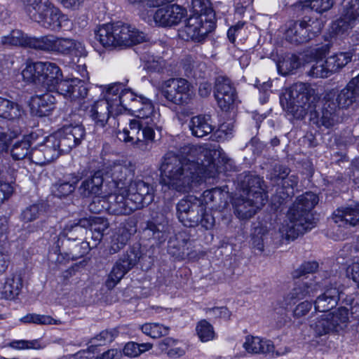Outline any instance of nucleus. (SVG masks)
Segmentation results:
<instances>
[{"label": "nucleus", "mask_w": 359, "mask_h": 359, "mask_svg": "<svg viewBox=\"0 0 359 359\" xmlns=\"http://www.w3.org/2000/svg\"><path fill=\"white\" fill-rule=\"evenodd\" d=\"M318 268V264L316 262H308L302 264L293 273L294 278H299L306 273L316 271Z\"/></svg>", "instance_id": "60"}, {"label": "nucleus", "mask_w": 359, "mask_h": 359, "mask_svg": "<svg viewBox=\"0 0 359 359\" xmlns=\"http://www.w3.org/2000/svg\"><path fill=\"white\" fill-rule=\"evenodd\" d=\"M13 193V187L7 176L0 170V203Z\"/></svg>", "instance_id": "55"}, {"label": "nucleus", "mask_w": 359, "mask_h": 359, "mask_svg": "<svg viewBox=\"0 0 359 359\" xmlns=\"http://www.w3.org/2000/svg\"><path fill=\"white\" fill-rule=\"evenodd\" d=\"M128 189L137 210L149 204L154 200L153 187L144 181L138 180L132 182Z\"/></svg>", "instance_id": "21"}, {"label": "nucleus", "mask_w": 359, "mask_h": 359, "mask_svg": "<svg viewBox=\"0 0 359 359\" xmlns=\"http://www.w3.org/2000/svg\"><path fill=\"white\" fill-rule=\"evenodd\" d=\"M41 62L27 63L22 71V77L25 82L41 86Z\"/></svg>", "instance_id": "37"}, {"label": "nucleus", "mask_w": 359, "mask_h": 359, "mask_svg": "<svg viewBox=\"0 0 359 359\" xmlns=\"http://www.w3.org/2000/svg\"><path fill=\"white\" fill-rule=\"evenodd\" d=\"M189 127L191 134L198 137L210 134L214 128L210 116L201 115L192 117Z\"/></svg>", "instance_id": "32"}, {"label": "nucleus", "mask_w": 359, "mask_h": 359, "mask_svg": "<svg viewBox=\"0 0 359 359\" xmlns=\"http://www.w3.org/2000/svg\"><path fill=\"white\" fill-rule=\"evenodd\" d=\"M62 152L65 151H62L60 142L53 133L44 139L39 148L33 149L31 160L36 163L44 164L56 159Z\"/></svg>", "instance_id": "16"}, {"label": "nucleus", "mask_w": 359, "mask_h": 359, "mask_svg": "<svg viewBox=\"0 0 359 359\" xmlns=\"http://www.w3.org/2000/svg\"><path fill=\"white\" fill-rule=\"evenodd\" d=\"M35 44L36 49L54 55L80 57L85 53L82 42L53 34L38 37Z\"/></svg>", "instance_id": "8"}, {"label": "nucleus", "mask_w": 359, "mask_h": 359, "mask_svg": "<svg viewBox=\"0 0 359 359\" xmlns=\"http://www.w3.org/2000/svg\"><path fill=\"white\" fill-rule=\"evenodd\" d=\"M22 110L19 104L0 97V116L7 119L19 118Z\"/></svg>", "instance_id": "39"}, {"label": "nucleus", "mask_w": 359, "mask_h": 359, "mask_svg": "<svg viewBox=\"0 0 359 359\" xmlns=\"http://www.w3.org/2000/svg\"><path fill=\"white\" fill-rule=\"evenodd\" d=\"M313 122L319 127L325 126L329 128L335 124V116L328 110H322L320 114H318L317 120Z\"/></svg>", "instance_id": "56"}, {"label": "nucleus", "mask_w": 359, "mask_h": 359, "mask_svg": "<svg viewBox=\"0 0 359 359\" xmlns=\"http://www.w3.org/2000/svg\"><path fill=\"white\" fill-rule=\"evenodd\" d=\"M339 299V292L336 287L327 289L315 301L314 306L316 311L325 312L334 307Z\"/></svg>", "instance_id": "34"}, {"label": "nucleus", "mask_w": 359, "mask_h": 359, "mask_svg": "<svg viewBox=\"0 0 359 359\" xmlns=\"http://www.w3.org/2000/svg\"><path fill=\"white\" fill-rule=\"evenodd\" d=\"M320 288V285L312 279H303L299 282L288 294L290 299L300 300L313 296Z\"/></svg>", "instance_id": "29"}, {"label": "nucleus", "mask_w": 359, "mask_h": 359, "mask_svg": "<svg viewBox=\"0 0 359 359\" xmlns=\"http://www.w3.org/2000/svg\"><path fill=\"white\" fill-rule=\"evenodd\" d=\"M236 93V90L230 81L226 78H218L215 84V99L224 97L229 94Z\"/></svg>", "instance_id": "52"}, {"label": "nucleus", "mask_w": 359, "mask_h": 359, "mask_svg": "<svg viewBox=\"0 0 359 359\" xmlns=\"http://www.w3.org/2000/svg\"><path fill=\"white\" fill-rule=\"evenodd\" d=\"M118 334L116 328L110 330H103L99 334L95 336L89 341L88 351L94 352L93 347L105 345L111 342Z\"/></svg>", "instance_id": "43"}, {"label": "nucleus", "mask_w": 359, "mask_h": 359, "mask_svg": "<svg viewBox=\"0 0 359 359\" xmlns=\"http://www.w3.org/2000/svg\"><path fill=\"white\" fill-rule=\"evenodd\" d=\"M318 202V196L312 192L299 196L290 208L286 219L280 224L278 229L283 240L290 241L297 238L314 227L309 212Z\"/></svg>", "instance_id": "2"}, {"label": "nucleus", "mask_w": 359, "mask_h": 359, "mask_svg": "<svg viewBox=\"0 0 359 359\" xmlns=\"http://www.w3.org/2000/svg\"><path fill=\"white\" fill-rule=\"evenodd\" d=\"M128 238V233L126 231L123 230L121 232V230H118V232L111 236L110 243L106 247L104 253L106 256L117 253L124 247Z\"/></svg>", "instance_id": "38"}, {"label": "nucleus", "mask_w": 359, "mask_h": 359, "mask_svg": "<svg viewBox=\"0 0 359 359\" xmlns=\"http://www.w3.org/2000/svg\"><path fill=\"white\" fill-rule=\"evenodd\" d=\"M314 95V90L308 83H297L286 88L280 97L284 110L299 118L309 107V102Z\"/></svg>", "instance_id": "7"}, {"label": "nucleus", "mask_w": 359, "mask_h": 359, "mask_svg": "<svg viewBox=\"0 0 359 359\" xmlns=\"http://www.w3.org/2000/svg\"><path fill=\"white\" fill-rule=\"evenodd\" d=\"M219 107L225 111L233 109L236 104L237 95L236 93L229 94L224 97L216 99Z\"/></svg>", "instance_id": "57"}, {"label": "nucleus", "mask_w": 359, "mask_h": 359, "mask_svg": "<svg viewBox=\"0 0 359 359\" xmlns=\"http://www.w3.org/2000/svg\"><path fill=\"white\" fill-rule=\"evenodd\" d=\"M158 123L141 125V142L142 141H153L155 137L154 129H158Z\"/></svg>", "instance_id": "59"}, {"label": "nucleus", "mask_w": 359, "mask_h": 359, "mask_svg": "<svg viewBox=\"0 0 359 359\" xmlns=\"http://www.w3.org/2000/svg\"><path fill=\"white\" fill-rule=\"evenodd\" d=\"M37 37L29 36L20 29H13L1 36V43L6 46L29 47L36 49Z\"/></svg>", "instance_id": "28"}, {"label": "nucleus", "mask_w": 359, "mask_h": 359, "mask_svg": "<svg viewBox=\"0 0 359 359\" xmlns=\"http://www.w3.org/2000/svg\"><path fill=\"white\" fill-rule=\"evenodd\" d=\"M300 61L295 55H286L278 60L276 63L278 72L287 75L300 67Z\"/></svg>", "instance_id": "41"}, {"label": "nucleus", "mask_w": 359, "mask_h": 359, "mask_svg": "<svg viewBox=\"0 0 359 359\" xmlns=\"http://www.w3.org/2000/svg\"><path fill=\"white\" fill-rule=\"evenodd\" d=\"M346 276L351 278L359 287V259L346 268Z\"/></svg>", "instance_id": "62"}, {"label": "nucleus", "mask_w": 359, "mask_h": 359, "mask_svg": "<svg viewBox=\"0 0 359 359\" xmlns=\"http://www.w3.org/2000/svg\"><path fill=\"white\" fill-rule=\"evenodd\" d=\"M46 344L41 341V339L33 340H13L8 346L15 350H25V349H42L45 348Z\"/></svg>", "instance_id": "48"}, {"label": "nucleus", "mask_w": 359, "mask_h": 359, "mask_svg": "<svg viewBox=\"0 0 359 359\" xmlns=\"http://www.w3.org/2000/svg\"><path fill=\"white\" fill-rule=\"evenodd\" d=\"M97 41L105 48L123 49L144 41V33L127 24H104L95 29Z\"/></svg>", "instance_id": "3"}, {"label": "nucleus", "mask_w": 359, "mask_h": 359, "mask_svg": "<svg viewBox=\"0 0 359 359\" xmlns=\"http://www.w3.org/2000/svg\"><path fill=\"white\" fill-rule=\"evenodd\" d=\"M333 220L338 226L344 228L359 224V205L338 208L333 213Z\"/></svg>", "instance_id": "26"}, {"label": "nucleus", "mask_w": 359, "mask_h": 359, "mask_svg": "<svg viewBox=\"0 0 359 359\" xmlns=\"http://www.w3.org/2000/svg\"><path fill=\"white\" fill-rule=\"evenodd\" d=\"M89 209L93 212L107 211L115 215H127L137 210L136 205L129 196L128 189L126 186H119L115 182V188L103 201L97 199L90 203Z\"/></svg>", "instance_id": "6"}, {"label": "nucleus", "mask_w": 359, "mask_h": 359, "mask_svg": "<svg viewBox=\"0 0 359 359\" xmlns=\"http://www.w3.org/2000/svg\"><path fill=\"white\" fill-rule=\"evenodd\" d=\"M110 95L113 97L114 105L121 106V114L126 111L132 112L140 103V96L133 90L126 88L122 83H113L107 87Z\"/></svg>", "instance_id": "17"}, {"label": "nucleus", "mask_w": 359, "mask_h": 359, "mask_svg": "<svg viewBox=\"0 0 359 359\" xmlns=\"http://www.w3.org/2000/svg\"><path fill=\"white\" fill-rule=\"evenodd\" d=\"M134 265L135 261L128 258L118 261L109 275L107 286L109 288L114 287Z\"/></svg>", "instance_id": "31"}, {"label": "nucleus", "mask_w": 359, "mask_h": 359, "mask_svg": "<svg viewBox=\"0 0 359 359\" xmlns=\"http://www.w3.org/2000/svg\"><path fill=\"white\" fill-rule=\"evenodd\" d=\"M113 97L106 88L103 99H88L81 107L96 126L104 127L111 116L121 114L122 107L114 105Z\"/></svg>", "instance_id": "9"}, {"label": "nucleus", "mask_w": 359, "mask_h": 359, "mask_svg": "<svg viewBox=\"0 0 359 359\" xmlns=\"http://www.w3.org/2000/svg\"><path fill=\"white\" fill-rule=\"evenodd\" d=\"M207 313H208L214 318H219L225 320L229 319L231 316V312L226 307H215L209 309L207 311Z\"/></svg>", "instance_id": "64"}, {"label": "nucleus", "mask_w": 359, "mask_h": 359, "mask_svg": "<svg viewBox=\"0 0 359 359\" xmlns=\"http://www.w3.org/2000/svg\"><path fill=\"white\" fill-rule=\"evenodd\" d=\"M226 195V193L223 192L220 189L215 188L205 191L198 200L203 203V206L205 209L214 201L225 198Z\"/></svg>", "instance_id": "53"}, {"label": "nucleus", "mask_w": 359, "mask_h": 359, "mask_svg": "<svg viewBox=\"0 0 359 359\" xmlns=\"http://www.w3.org/2000/svg\"><path fill=\"white\" fill-rule=\"evenodd\" d=\"M140 349L137 343L130 341L126 344L123 348V353L126 356L135 358L140 355Z\"/></svg>", "instance_id": "63"}, {"label": "nucleus", "mask_w": 359, "mask_h": 359, "mask_svg": "<svg viewBox=\"0 0 359 359\" xmlns=\"http://www.w3.org/2000/svg\"><path fill=\"white\" fill-rule=\"evenodd\" d=\"M252 185L247 192V198H236L233 201V206L236 215L241 219H248L252 217L264 204L266 196L259 177L252 179Z\"/></svg>", "instance_id": "10"}, {"label": "nucleus", "mask_w": 359, "mask_h": 359, "mask_svg": "<svg viewBox=\"0 0 359 359\" xmlns=\"http://www.w3.org/2000/svg\"><path fill=\"white\" fill-rule=\"evenodd\" d=\"M302 4L303 8L309 7L318 13H323L332 8L333 0H305Z\"/></svg>", "instance_id": "54"}, {"label": "nucleus", "mask_w": 359, "mask_h": 359, "mask_svg": "<svg viewBox=\"0 0 359 359\" xmlns=\"http://www.w3.org/2000/svg\"><path fill=\"white\" fill-rule=\"evenodd\" d=\"M41 209L38 205H34L27 208L22 213V218L24 221L31 222L40 215Z\"/></svg>", "instance_id": "61"}, {"label": "nucleus", "mask_w": 359, "mask_h": 359, "mask_svg": "<svg viewBox=\"0 0 359 359\" xmlns=\"http://www.w3.org/2000/svg\"><path fill=\"white\" fill-rule=\"evenodd\" d=\"M243 347L245 351L250 354L271 352L273 348L271 341L253 335H248L245 337Z\"/></svg>", "instance_id": "30"}, {"label": "nucleus", "mask_w": 359, "mask_h": 359, "mask_svg": "<svg viewBox=\"0 0 359 359\" xmlns=\"http://www.w3.org/2000/svg\"><path fill=\"white\" fill-rule=\"evenodd\" d=\"M359 100V74L353 77L337 96L338 105L347 108Z\"/></svg>", "instance_id": "27"}, {"label": "nucleus", "mask_w": 359, "mask_h": 359, "mask_svg": "<svg viewBox=\"0 0 359 359\" xmlns=\"http://www.w3.org/2000/svg\"><path fill=\"white\" fill-rule=\"evenodd\" d=\"M22 280L19 275H13L6 280L2 290V294L6 299H15L20 292Z\"/></svg>", "instance_id": "36"}, {"label": "nucleus", "mask_w": 359, "mask_h": 359, "mask_svg": "<svg viewBox=\"0 0 359 359\" xmlns=\"http://www.w3.org/2000/svg\"><path fill=\"white\" fill-rule=\"evenodd\" d=\"M343 6L346 13L332 25V29L337 35L348 33L359 22V0H344Z\"/></svg>", "instance_id": "18"}, {"label": "nucleus", "mask_w": 359, "mask_h": 359, "mask_svg": "<svg viewBox=\"0 0 359 359\" xmlns=\"http://www.w3.org/2000/svg\"><path fill=\"white\" fill-rule=\"evenodd\" d=\"M25 9L32 20L46 29L57 30L68 22L67 17L49 0H27Z\"/></svg>", "instance_id": "4"}, {"label": "nucleus", "mask_w": 359, "mask_h": 359, "mask_svg": "<svg viewBox=\"0 0 359 359\" xmlns=\"http://www.w3.org/2000/svg\"><path fill=\"white\" fill-rule=\"evenodd\" d=\"M141 125L142 123L137 119L130 120L128 127L117 133L118 138L121 141L137 145L141 142Z\"/></svg>", "instance_id": "33"}, {"label": "nucleus", "mask_w": 359, "mask_h": 359, "mask_svg": "<svg viewBox=\"0 0 359 359\" xmlns=\"http://www.w3.org/2000/svg\"><path fill=\"white\" fill-rule=\"evenodd\" d=\"M24 323H34L38 325H60L61 321L50 316L29 313L20 318Z\"/></svg>", "instance_id": "47"}, {"label": "nucleus", "mask_w": 359, "mask_h": 359, "mask_svg": "<svg viewBox=\"0 0 359 359\" xmlns=\"http://www.w3.org/2000/svg\"><path fill=\"white\" fill-rule=\"evenodd\" d=\"M179 341L172 338H165L158 344V349L172 359L182 357L186 353V349L179 346Z\"/></svg>", "instance_id": "35"}, {"label": "nucleus", "mask_w": 359, "mask_h": 359, "mask_svg": "<svg viewBox=\"0 0 359 359\" xmlns=\"http://www.w3.org/2000/svg\"><path fill=\"white\" fill-rule=\"evenodd\" d=\"M128 172V170L126 166L120 163H114L108 168L104 180L105 182H114L119 186H126L123 181L126 180Z\"/></svg>", "instance_id": "40"}, {"label": "nucleus", "mask_w": 359, "mask_h": 359, "mask_svg": "<svg viewBox=\"0 0 359 359\" xmlns=\"http://www.w3.org/2000/svg\"><path fill=\"white\" fill-rule=\"evenodd\" d=\"M352 57V52H339L327 57V62L332 73H334L340 70L348 64L351 61Z\"/></svg>", "instance_id": "42"}, {"label": "nucleus", "mask_w": 359, "mask_h": 359, "mask_svg": "<svg viewBox=\"0 0 359 359\" xmlns=\"http://www.w3.org/2000/svg\"><path fill=\"white\" fill-rule=\"evenodd\" d=\"M204 207L198 198L189 196L180 200L177 205V214L179 220L186 226L196 225L200 219V212Z\"/></svg>", "instance_id": "14"}, {"label": "nucleus", "mask_w": 359, "mask_h": 359, "mask_svg": "<svg viewBox=\"0 0 359 359\" xmlns=\"http://www.w3.org/2000/svg\"><path fill=\"white\" fill-rule=\"evenodd\" d=\"M219 155L215 146L208 144L192 146L181 158L167 154L161 166V182L169 189L187 191L204 179L215 176V160Z\"/></svg>", "instance_id": "1"}, {"label": "nucleus", "mask_w": 359, "mask_h": 359, "mask_svg": "<svg viewBox=\"0 0 359 359\" xmlns=\"http://www.w3.org/2000/svg\"><path fill=\"white\" fill-rule=\"evenodd\" d=\"M72 82H74L67 95V99L75 101L81 98H84L88 95V88L84 81L76 78H72Z\"/></svg>", "instance_id": "50"}, {"label": "nucleus", "mask_w": 359, "mask_h": 359, "mask_svg": "<svg viewBox=\"0 0 359 359\" xmlns=\"http://www.w3.org/2000/svg\"><path fill=\"white\" fill-rule=\"evenodd\" d=\"M142 332L151 337L158 338L168 333V327L158 323H145L140 326Z\"/></svg>", "instance_id": "49"}, {"label": "nucleus", "mask_w": 359, "mask_h": 359, "mask_svg": "<svg viewBox=\"0 0 359 359\" xmlns=\"http://www.w3.org/2000/svg\"><path fill=\"white\" fill-rule=\"evenodd\" d=\"M77 182V178L72 182L60 181L53 186V193L57 197H65L74 191Z\"/></svg>", "instance_id": "51"}, {"label": "nucleus", "mask_w": 359, "mask_h": 359, "mask_svg": "<svg viewBox=\"0 0 359 359\" xmlns=\"http://www.w3.org/2000/svg\"><path fill=\"white\" fill-rule=\"evenodd\" d=\"M79 226L83 228H90L92 231L96 232L100 236H102L104 232L109 228V223L104 217L93 216L88 218L81 219L77 222H70L65 226L64 230L67 232H70Z\"/></svg>", "instance_id": "25"}, {"label": "nucleus", "mask_w": 359, "mask_h": 359, "mask_svg": "<svg viewBox=\"0 0 359 359\" xmlns=\"http://www.w3.org/2000/svg\"><path fill=\"white\" fill-rule=\"evenodd\" d=\"M41 86L50 91L62 78L61 69L55 63L41 62Z\"/></svg>", "instance_id": "24"}, {"label": "nucleus", "mask_w": 359, "mask_h": 359, "mask_svg": "<svg viewBox=\"0 0 359 359\" xmlns=\"http://www.w3.org/2000/svg\"><path fill=\"white\" fill-rule=\"evenodd\" d=\"M215 27V13L212 9H206L204 13L188 18L179 35L184 40H200L212 32Z\"/></svg>", "instance_id": "12"}, {"label": "nucleus", "mask_w": 359, "mask_h": 359, "mask_svg": "<svg viewBox=\"0 0 359 359\" xmlns=\"http://www.w3.org/2000/svg\"><path fill=\"white\" fill-rule=\"evenodd\" d=\"M358 318H359V305L353 306L351 312L346 307H339L321 315L311 325V327L317 336H323L344 330L352 319Z\"/></svg>", "instance_id": "5"}, {"label": "nucleus", "mask_w": 359, "mask_h": 359, "mask_svg": "<svg viewBox=\"0 0 359 359\" xmlns=\"http://www.w3.org/2000/svg\"><path fill=\"white\" fill-rule=\"evenodd\" d=\"M74 82H72V79H64L63 77L56 84L55 88L52 89L50 91H55L67 98L69 95L70 90Z\"/></svg>", "instance_id": "58"}, {"label": "nucleus", "mask_w": 359, "mask_h": 359, "mask_svg": "<svg viewBox=\"0 0 359 359\" xmlns=\"http://www.w3.org/2000/svg\"><path fill=\"white\" fill-rule=\"evenodd\" d=\"M55 104V98L49 93L34 95L29 102L31 112L40 117L48 116L54 109Z\"/></svg>", "instance_id": "23"}, {"label": "nucleus", "mask_w": 359, "mask_h": 359, "mask_svg": "<svg viewBox=\"0 0 359 359\" xmlns=\"http://www.w3.org/2000/svg\"><path fill=\"white\" fill-rule=\"evenodd\" d=\"M327 58L318 57L313 61V64L309 71V74L314 77H328L332 72L327 62Z\"/></svg>", "instance_id": "44"}, {"label": "nucleus", "mask_w": 359, "mask_h": 359, "mask_svg": "<svg viewBox=\"0 0 359 359\" xmlns=\"http://www.w3.org/2000/svg\"><path fill=\"white\" fill-rule=\"evenodd\" d=\"M313 23L315 24L314 27L304 21L290 22L285 31L286 39L296 43L308 41L322 29L320 22L317 21Z\"/></svg>", "instance_id": "19"}, {"label": "nucleus", "mask_w": 359, "mask_h": 359, "mask_svg": "<svg viewBox=\"0 0 359 359\" xmlns=\"http://www.w3.org/2000/svg\"><path fill=\"white\" fill-rule=\"evenodd\" d=\"M140 101L137 108L133 109L131 112L138 118L137 120L143 124L159 123L161 115L158 111L155 109L151 101L143 96H140Z\"/></svg>", "instance_id": "22"}, {"label": "nucleus", "mask_w": 359, "mask_h": 359, "mask_svg": "<svg viewBox=\"0 0 359 359\" xmlns=\"http://www.w3.org/2000/svg\"><path fill=\"white\" fill-rule=\"evenodd\" d=\"M160 91L168 102L180 106L189 104L195 96L194 86L183 78L163 81Z\"/></svg>", "instance_id": "11"}, {"label": "nucleus", "mask_w": 359, "mask_h": 359, "mask_svg": "<svg viewBox=\"0 0 359 359\" xmlns=\"http://www.w3.org/2000/svg\"><path fill=\"white\" fill-rule=\"evenodd\" d=\"M157 7L152 19L158 27H172L187 15V10L177 4H167Z\"/></svg>", "instance_id": "13"}, {"label": "nucleus", "mask_w": 359, "mask_h": 359, "mask_svg": "<svg viewBox=\"0 0 359 359\" xmlns=\"http://www.w3.org/2000/svg\"><path fill=\"white\" fill-rule=\"evenodd\" d=\"M115 188L114 182H105L100 172H96L93 176L83 180L80 186V191L86 196H93L91 203L97 199L106 198Z\"/></svg>", "instance_id": "15"}, {"label": "nucleus", "mask_w": 359, "mask_h": 359, "mask_svg": "<svg viewBox=\"0 0 359 359\" xmlns=\"http://www.w3.org/2000/svg\"><path fill=\"white\" fill-rule=\"evenodd\" d=\"M196 332L200 341L207 342L215 338V332L212 325L205 320H200L196 326Z\"/></svg>", "instance_id": "46"}, {"label": "nucleus", "mask_w": 359, "mask_h": 359, "mask_svg": "<svg viewBox=\"0 0 359 359\" xmlns=\"http://www.w3.org/2000/svg\"><path fill=\"white\" fill-rule=\"evenodd\" d=\"M30 147L31 144L27 138L15 142L11 151L13 158L15 160H20L29 156L31 160L33 149L31 150Z\"/></svg>", "instance_id": "45"}, {"label": "nucleus", "mask_w": 359, "mask_h": 359, "mask_svg": "<svg viewBox=\"0 0 359 359\" xmlns=\"http://www.w3.org/2000/svg\"><path fill=\"white\" fill-rule=\"evenodd\" d=\"M57 139L60 142L62 151H69L73 147L80 144L85 135L82 126H67L54 133Z\"/></svg>", "instance_id": "20"}]
</instances>
